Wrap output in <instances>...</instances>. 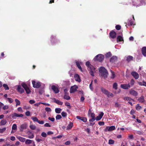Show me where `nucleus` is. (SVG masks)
Listing matches in <instances>:
<instances>
[{
  "label": "nucleus",
  "instance_id": "f257e3e1",
  "mask_svg": "<svg viewBox=\"0 0 146 146\" xmlns=\"http://www.w3.org/2000/svg\"><path fill=\"white\" fill-rule=\"evenodd\" d=\"M86 66L88 67V70L89 71V73L91 76H94V74L96 73L97 70L95 69V68L91 64L89 61L86 62Z\"/></svg>",
  "mask_w": 146,
  "mask_h": 146
},
{
  "label": "nucleus",
  "instance_id": "f03ea898",
  "mask_svg": "<svg viewBox=\"0 0 146 146\" xmlns=\"http://www.w3.org/2000/svg\"><path fill=\"white\" fill-rule=\"evenodd\" d=\"M99 71L101 76L104 78H107L108 75L107 70L103 67H101L99 69Z\"/></svg>",
  "mask_w": 146,
  "mask_h": 146
},
{
  "label": "nucleus",
  "instance_id": "7ed1b4c3",
  "mask_svg": "<svg viewBox=\"0 0 146 146\" xmlns=\"http://www.w3.org/2000/svg\"><path fill=\"white\" fill-rule=\"evenodd\" d=\"M100 89L101 92L106 95L108 97H112L113 96V94L112 93L110 92L106 89L102 87Z\"/></svg>",
  "mask_w": 146,
  "mask_h": 146
},
{
  "label": "nucleus",
  "instance_id": "20e7f679",
  "mask_svg": "<svg viewBox=\"0 0 146 146\" xmlns=\"http://www.w3.org/2000/svg\"><path fill=\"white\" fill-rule=\"evenodd\" d=\"M104 58V56L102 54H99L96 55L94 58V60H97L100 62L102 61Z\"/></svg>",
  "mask_w": 146,
  "mask_h": 146
},
{
  "label": "nucleus",
  "instance_id": "39448f33",
  "mask_svg": "<svg viewBox=\"0 0 146 146\" xmlns=\"http://www.w3.org/2000/svg\"><path fill=\"white\" fill-rule=\"evenodd\" d=\"M21 84L23 87L25 89L27 94H29L31 93L30 90L25 83L23 82Z\"/></svg>",
  "mask_w": 146,
  "mask_h": 146
},
{
  "label": "nucleus",
  "instance_id": "423d86ee",
  "mask_svg": "<svg viewBox=\"0 0 146 146\" xmlns=\"http://www.w3.org/2000/svg\"><path fill=\"white\" fill-rule=\"evenodd\" d=\"M32 83L34 88H38L40 86V83L39 82H36L35 81L33 80L32 81Z\"/></svg>",
  "mask_w": 146,
  "mask_h": 146
},
{
  "label": "nucleus",
  "instance_id": "0eeeda50",
  "mask_svg": "<svg viewBox=\"0 0 146 146\" xmlns=\"http://www.w3.org/2000/svg\"><path fill=\"white\" fill-rule=\"evenodd\" d=\"M115 129V127L114 126H107L105 129V131L106 132L111 131L114 130Z\"/></svg>",
  "mask_w": 146,
  "mask_h": 146
},
{
  "label": "nucleus",
  "instance_id": "6e6552de",
  "mask_svg": "<svg viewBox=\"0 0 146 146\" xmlns=\"http://www.w3.org/2000/svg\"><path fill=\"white\" fill-rule=\"evenodd\" d=\"M11 116L12 118L15 119L16 117H22L23 116V115L22 114H19L16 113H14L11 114Z\"/></svg>",
  "mask_w": 146,
  "mask_h": 146
},
{
  "label": "nucleus",
  "instance_id": "1a4fd4ad",
  "mask_svg": "<svg viewBox=\"0 0 146 146\" xmlns=\"http://www.w3.org/2000/svg\"><path fill=\"white\" fill-rule=\"evenodd\" d=\"M121 88L124 89H128L131 87V86L129 84H121L120 86Z\"/></svg>",
  "mask_w": 146,
  "mask_h": 146
},
{
  "label": "nucleus",
  "instance_id": "9d476101",
  "mask_svg": "<svg viewBox=\"0 0 146 146\" xmlns=\"http://www.w3.org/2000/svg\"><path fill=\"white\" fill-rule=\"evenodd\" d=\"M78 88V87L76 85H74V86H72L70 89V93H73L74 92L77 90Z\"/></svg>",
  "mask_w": 146,
  "mask_h": 146
},
{
  "label": "nucleus",
  "instance_id": "9b49d317",
  "mask_svg": "<svg viewBox=\"0 0 146 146\" xmlns=\"http://www.w3.org/2000/svg\"><path fill=\"white\" fill-rule=\"evenodd\" d=\"M51 89L55 94H57L59 92V90L58 87L54 85H52L51 86Z\"/></svg>",
  "mask_w": 146,
  "mask_h": 146
},
{
  "label": "nucleus",
  "instance_id": "f8f14e48",
  "mask_svg": "<svg viewBox=\"0 0 146 146\" xmlns=\"http://www.w3.org/2000/svg\"><path fill=\"white\" fill-rule=\"evenodd\" d=\"M16 86L17 87V91L19 92L21 94H22L24 92V89L21 87V86L20 85L17 86Z\"/></svg>",
  "mask_w": 146,
  "mask_h": 146
},
{
  "label": "nucleus",
  "instance_id": "ddd939ff",
  "mask_svg": "<svg viewBox=\"0 0 146 146\" xmlns=\"http://www.w3.org/2000/svg\"><path fill=\"white\" fill-rule=\"evenodd\" d=\"M129 93L131 95L134 96H136L138 95V93L137 92L134 90L132 89L130 90Z\"/></svg>",
  "mask_w": 146,
  "mask_h": 146
},
{
  "label": "nucleus",
  "instance_id": "4468645a",
  "mask_svg": "<svg viewBox=\"0 0 146 146\" xmlns=\"http://www.w3.org/2000/svg\"><path fill=\"white\" fill-rule=\"evenodd\" d=\"M76 64L78 67V68L82 72V69L81 66H80V65H82V63L80 61H76Z\"/></svg>",
  "mask_w": 146,
  "mask_h": 146
},
{
  "label": "nucleus",
  "instance_id": "2eb2a0df",
  "mask_svg": "<svg viewBox=\"0 0 146 146\" xmlns=\"http://www.w3.org/2000/svg\"><path fill=\"white\" fill-rule=\"evenodd\" d=\"M131 74L135 79H137L139 78V74L136 72H132Z\"/></svg>",
  "mask_w": 146,
  "mask_h": 146
},
{
  "label": "nucleus",
  "instance_id": "dca6fc26",
  "mask_svg": "<svg viewBox=\"0 0 146 146\" xmlns=\"http://www.w3.org/2000/svg\"><path fill=\"white\" fill-rule=\"evenodd\" d=\"M145 0H142L141 1L140 4L138 3V2H136L135 4H134L133 5L134 6H139L141 5H144L145 4Z\"/></svg>",
  "mask_w": 146,
  "mask_h": 146
},
{
  "label": "nucleus",
  "instance_id": "f3484780",
  "mask_svg": "<svg viewBox=\"0 0 146 146\" xmlns=\"http://www.w3.org/2000/svg\"><path fill=\"white\" fill-rule=\"evenodd\" d=\"M27 128V125L26 124H23L19 128L20 131L22 132Z\"/></svg>",
  "mask_w": 146,
  "mask_h": 146
},
{
  "label": "nucleus",
  "instance_id": "a211bd4d",
  "mask_svg": "<svg viewBox=\"0 0 146 146\" xmlns=\"http://www.w3.org/2000/svg\"><path fill=\"white\" fill-rule=\"evenodd\" d=\"M76 118L78 119H80L84 122H86L87 119L86 117H81L79 116H77Z\"/></svg>",
  "mask_w": 146,
  "mask_h": 146
},
{
  "label": "nucleus",
  "instance_id": "6ab92c4d",
  "mask_svg": "<svg viewBox=\"0 0 146 146\" xmlns=\"http://www.w3.org/2000/svg\"><path fill=\"white\" fill-rule=\"evenodd\" d=\"M74 77L76 81H77L78 82H80L81 80L80 78V77L78 74H75L74 75Z\"/></svg>",
  "mask_w": 146,
  "mask_h": 146
},
{
  "label": "nucleus",
  "instance_id": "aec40b11",
  "mask_svg": "<svg viewBox=\"0 0 146 146\" xmlns=\"http://www.w3.org/2000/svg\"><path fill=\"white\" fill-rule=\"evenodd\" d=\"M110 35L111 38H114L116 37V34L115 32L113 31L110 32Z\"/></svg>",
  "mask_w": 146,
  "mask_h": 146
},
{
  "label": "nucleus",
  "instance_id": "412c9836",
  "mask_svg": "<svg viewBox=\"0 0 146 146\" xmlns=\"http://www.w3.org/2000/svg\"><path fill=\"white\" fill-rule=\"evenodd\" d=\"M17 138L21 142H24L25 141V138L20 136H17Z\"/></svg>",
  "mask_w": 146,
  "mask_h": 146
},
{
  "label": "nucleus",
  "instance_id": "4be33fe9",
  "mask_svg": "<svg viewBox=\"0 0 146 146\" xmlns=\"http://www.w3.org/2000/svg\"><path fill=\"white\" fill-rule=\"evenodd\" d=\"M104 113L103 112H101L100 113L97 117L96 119V120L97 121L100 120L104 115Z\"/></svg>",
  "mask_w": 146,
  "mask_h": 146
},
{
  "label": "nucleus",
  "instance_id": "5701e85b",
  "mask_svg": "<svg viewBox=\"0 0 146 146\" xmlns=\"http://www.w3.org/2000/svg\"><path fill=\"white\" fill-rule=\"evenodd\" d=\"M53 100L54 102L59 105H62L63 104V102H62L58 100H56L55 98H53Z\"/></svg>",
  "mask_w": 146,
  "mask_h": 146
},
{
  "label": "nucleus",
  "instance_id": "b1692460",
  "mask_svg": "<svg viewBox=\"0 0 146 146\" xmlns=\"http://www.w3.org/2000/svg\"><path fill=\"white\" fill-rule=\"evenodd\" d=\"M133 19H128V23L130 24V25L132 26L133 25L134 23V21H133H133H134L135 20L134 18V16L133 15Z\"/></svg>",
  "mask_w": 146,
  "mask_h": 146
},
{
  "label": "nucleus",
  "instance_id": "393cba45",
  "mask_svg": "<svg viewBox=\"0 0 146 146\" xmlns=\"http://www.w3.org/2000/svg\"><path fill=\"white\" fill-rule=\"evenodd\" d=\"M73 123L71 122H70L69 124H68L66 127V129L67 130H69L71 129L73 126Z\"/></svg>",
  "mask_w": 146,
  "mask_h": 146
},
{
  "label": "nucleus",
  "instance_id": "a878e982",
  "mask_svg": "<svg viewBox=\"0 0 146 146\" xmlns=\"http://www.w3.org/2000/svg\"><path fill=\"white\" fill-rule=\"evenodd\" d=\"M142 53L143 55L146 56V47H144L142 48Z\"/></svg>",
  "mask_w": 146,
  "mask_h": 146
},
{
  "label": "nucleus",
  "instance_id": "bb28decb",
  "mask_svg": "<svg viewBox=\"0 0 146 146\" xmlns=\"http://www.w3.org/2000/svg\"><path fill=\"white\" fill-rule=\"evenodd\" d=\"M117 57L115 56H113L110 59V61L111 62H113L117 60Z\"/></svg>",
  "mask_w": 146,
  "mask_h": 146
},
{
  "label": "nucleus",
  "instance_id": "cd10ccee",
  "mask_svg": "<svg viewBox=\"0 0 146 146\" xmlns=\"http://www.w3.org/2000/svg\"><path fill=\"white\" fill-rule=\"evenodd\" d=\"M17 129V125L16 124H14L13 125L12 127V131L11 132V133H14V131L13 132V130H15V131H16Z\"/></svg>",
  "mask_w": 146,
  "mask_h": 146
},
{
  "label": "nucleus",
  "instance_id": "c85d7f7f",
  "mask_svg": "<svg viewBox=\"0 0 146 146\" xmlns=\"http://www.w3.org/2000/svg\"><path fill=\"white\" fill-rule=\"evenodd\" d=\"M138 101L139 102L142 103H144L145 102V100L144 99V97L143 96H141L138 99Z\"/></svg>",
  "mask_w": 146,
  "mask_h": 146
},
{
  "label": "nucleus",
  "instance_id": "c756f323",
  "mask_svg": "<svg viewBox=\"0 0 146 146\" xmlns=\"http://www.w3.org/2000/svg\"><path fill=\"white\" fill-rule=\"evenodd\" d=\"M7 123V121L6 120L3 119L1 120L0 124L1 125H5Z\"/></svg>",
  "mask_w": 146,
  "mask_h": 146
},
{
  "label": "nucleus",
  "instance_id": "7c9ffc66",
  "mask_svg": "<svg viewBox=\"0 0 146 146\" xmlns=\"http://www.w3.org/2000/svg\"><path fill=\"white\" fill-rule=\"evenodd\" d=\"M123 37L119 35L117 36V41H123Z\"/></svg>",
  "mask_w": 146,
  "mask_h": 146
},
{
  "label": "nucleus",
  "instance_id": "2f4dec72",
  "mask_svg": "<svg viewBox=\"0 0 146 146\" xmlns=\"http://www.w3.org/2000/svg\"><path fill=\"white\" fill-rule=\"evenodd\" d=\"M88 115L92 118L95 117V114L94 113H92L90 111L88 112Z\"/></svg>",
  "mask_w": 146,
  "mask_h": 146
},
{
  "label": "nucleus",
  "instance_id": "473e14b6",
  "mask_svg": "<svg viewBox=\"0 0 146 146\" xmlns=\"http://www.w3.org/2000/svg\"><path fill=\"white\" fill-rule=\"evenodd\" d=\"M124 99L126 100V101H131V100H132L133 101H134V100L132 99L131 98H130V97H124Z\"/></svg>",
  "mask_w": 146,
  "mask_h": 146
},
{
  "label": "nucleus",
  "instance_id": "72a5a7b5",
  "mask_svg": "<svg viewBox=\"0 0 146 146\" xmlns=\"http://www.w3.org/2000/svg\"><path fill=\"white\" fill-rule=\"evenodd\" d=\"M33 141L32 140L27 139L25 140V143L26 144H29L32 143Z\"/></svg>",
  "mask_w": 146,
  "mask_h": 146
},
{
  "label": "nucleus",
  "instance_id": "f704fd0d",
  "mask_svg": "<svg viewBox=\"0 0 146 146\" xmlns=\"http://www.w3.org/2000/svg\"><path fill=\"white\" fill-rule=\"evenodd\" d=\"M61 110L62 109L59 108H57L55 109V111L57 113H60L61 112Z\"/></svg>",
  "mask_w": 146,
  "mask_h": 146
},
{
  "label": "nucleus",
  "instance_id": "c9c22d12",
  "mask_svg": "<svg viewBox=\"0 0 146 146\" xmlns=\"http://www.w3.org/2000/svg\"><path fill=\"white\" fill-rule=\"evenodd\" d=\"M133 58V57L132 56H129L127 57L126 60L127 61L129 62L132 60Z\"/></svg>",
  "mask_w": 146,
  "mask_h": 146
},
{
  "label": "nucleus",
  "instance_id": "e433bc0d",
  "mask_svg": "<svg viewBox=\"0 0 146 146\" xmlns=\"http://www.w3.org/2000/svg\"><path fill=\"white\" fill-rule=\"evenodd\" d=\"M15 101L16 103V106L17 107L20 104V101L17 99L15 100Z\"/></svg>",
  "mask_w": 146,
  "mask_h": 146
},
{
  "label": "nucleus",
  "instance_id": "4c0bfd02",
  "mask_svg": "<svg viewBox=\"0 0 146 146\" xmlns=\"http://www.w3.org/2000/svg\"><path fill=\"white\" fill-rule=\"evenodd\" d=\"M31 119L34 122H38V119L36 117H31Z\"/></svg>",
  "mask_w": 146,
  "mask_h": 146
},
{
  "label": "nucleus",
  "instance_id": "58836bf2",
  "mask_svg": "<svg viewBox=\"0 0 146 146\" xmlns=\"http://www.w3.org/2000/svg\"><path fill=\"white\" fill-rule=\"evenodd\" d=\"M30 128L32 130H35L36 128V127L34 125L31 124L29 126Z\"/></svg>",
  "mask_w": 146,
  "mask_h": 146
},
{
  "label": "nucleus",
  "instance_id": "ea45409f",
  "mask_svg": "<svg viewBox=\"0 0 146 146\" xmlns=\"http://www.w3.org/2000/svg\"><path fill=\"white\" fill-rule=\"evenodd\" d=\"M136 108L137 110H139L141 109V107L139 106V105L137 104L136 106Z\"/></svg>",
  "mask_w": 146,
  "mask_h": 146
},
{
  "label": "nucleus",
  "instance_id": "a19ab883",
  "mask_svg": "<svg viewBox=\"0 0 146 146\" xmlns=\"http://www.w3.org/2000/svg\"><path fill=\"white\" fill-rule=\"evenodd\" d=\"M3 86L5 90H9V88L7 84H3Z\"/></svg>",
  "mask_w": 146,
  "mask_h": 146
},
{
  "label": "nucleus",
  "instance_id": "79ce46f5",
  "mask_svg": "<svg viewBox=\"0 0 146 146\" xmlns=\"http://www.w3.org/2000/svg\"><path fill=\"white\" fill-rule=\"evenodd\" d=\"M64 98L67 100H68L70 99V97L69 96L67 95L66 94H65L64 96Z\"/></svg>",
  "mask_w": 146,
  "mask_h": 146
},
{
  "label": "nucleus",
  "instance_id": "37998d69",
  "mask_svg": "<svg viewBox=\"0 0 146 146\" xmlns=\"http://www.w3.org/2000/svg\"><path fill=\"white\" fill-rule=\"evenodd\" d=\"M6 100L10 103H12L13 101V99L11 98H7V99Z\"/></svg>",
  "mask_w": 146,
  "mask_h": 146
},
{
  "label": "nucleus",
  "instance_id": "c03bdc74",
  "mask_svg": "<svg viewBox=\"0 0 146 146\" xmlns=\"http://www.w3.org/2000/svg\"><path fill=\"white\" fill-rule=\"evenodd\" d=\"M117 83H114L113 85V88L115 90H117Z\"/></svg>",
  "mask_w": 146,
  "mask_h": 146
},
{
  "label": "nucleus",
  "instance_id": "a18cd8bd",
  "mask_svg": "<svg viewBox=\"0 0 146 146\" xmlns=\"http://www.w3.org/2000/svg\"><path fill=\"white\" fill-rule=\"evenodd\" d=\"M114 140L112 139H110L109 140L108 144L110 145H112L114 143Z\"/></svg>",
  "mask_w": 146,
  "mask_h": 146
},
{
  "label": "nucleus",
  "instance_id": "49530a36",
  "mask_svg": "<svg viewBox=\"0 0 146 146\" xmlns=\"http://www.w3.org/2000/svg\"><path fill=\"white\" fill-rule=\"evenodd\" d=\"M134 82H135L134 80L133 79H131L130 82V83H129L130 84V85L131 86V87L134 85Z\"/></svg>",
  "mask_w": 146,
  "mask_h": 146
},
{
  "label": "nucleus",
  "instance_id": "de8ad7c7",
  "mask_svg": "<svg viewBox=\"0 0 146 146\" xmlns=\"http://www.w3.org/2000/svg\"><path fill=\"white\" fill-rule=\"evenodd\" d=\"M45 111L47 112H51L52 111L51 108L48 107L46 108L45 109Z\"/></svg>",
  "mask_w": 146,
  "mask_h": 146
},
{
  "label": "nucleus",
  "instance_id": "09e8293b",
  "mask_svg": "<svg viewBox=\"0 0 146 146\" xmlns=\"http://www.w3.org/2000/svg\"><path fill=\"white\" fill-rule=\"evenodd\" d=\"M62 117L60 115L58 114L56 117V120H58L61 118Z\"/></svg>",
  "mask_w": 146,
  "mask_h": 146
},
{
  "label": "nucleus",
  "instance_id": "8fccbe9b",
  "mask_svg": "<svg viewBox=\"0 0 146 146\" xmlns=\"http://www.w3.org/2000/svg\"><path fill=\"white\" fill-rule=\"evenodd\" d=\"M51 41L52 42L54 43V40H55V41H57V40L55 39L54 36H51Z\"/></svg>",
  "mask_w": 146,
  "mask_h": 146
},
{
  "label": "nucleus",
  "instance_id": "3c124183",
  "mask_svg": "<svg viewBox=\"0 0 146 146\" xmlns=\"http://www.w3.org/2000/svg\"><path fill=\"white\" fill-rule=\"evenodd\" d=\"M111 78H114L115 77V75L113 72L112 71H111Z\"/></svg>",
  "mask_w": 146,
  "mask_h": 146
},
{
  "label": "nucleus",
  "instance_id": "603ef678",
  "mask_svg": "<svg viewBox=\"0 0 146 146\" xmlns=\"http://www.w3.org/2000/svg\"><path fill=\"white\" fill-rule=\"evenodd\" d=\"M65 104L66 106L68 107L69 108H71V106L70 105V104L69 102H66L65 103Z\"/></svg>",
  "mask_w": 146,
  "mask_h": 146
},
{
  "label": "nucleus",
  "instance_id": "864d4df0",
  "mask_svg": "<svg viewBox=\"0 0 146 146\" xmlns=\"http://www.w3.org/2000/svg\"><path fill=\"white\" fill-rule=\"evenodd\" d=\"M36 140L38 142H39L41 141H43V140L42 139H39L36 137Z\"/></svg>",
  "mask_w": 146,
  "mask_h": 146
},
{
  "label": "nucleus",
  "instance_id": "5fc2aeb1",
  "mask_svg": "<svg viewBox=\"0 0 146 146\" xmlns=\"http://www.w3.org/2000/svg\"><path fill=\"white\" fill-rule=\"evenodd\" d=\"M61 115L63 117H66L67 115V113L66 112L63 111L61 113Z\"/></svg>",
  "mask_w": 146,
  "mask_h": 146
},
{
  "label": "nucleus",
  "instance_id": "6e6d98bb",
  "mask_svg": "<svg viewBox=\"0 0 146 146\" xmlns=\"http://www.w3.org/2000/svg\"><path fill=\"white\" fill-rule=\"evenodd\" d=\"M41 135L43 137H46L47 136L46 134L44 132H43L41 134Z\"/></svg>",
  "mask_w": 146,
  "mask_h": 146
},
{
  "label": "nucleus",
  "instance_id": "4d7b16f0",
  "mask_svg": "<svg viewBox=\"0 0 146 146\" xmlns=\"http://www.w3.org/2000/svg\"><path fill=\"white\" fill-rule=\"evenodd\" d=\"M9 108V106L8 105H5L3 108V109L5 110L8 109Z\"/></svg>",
  "mask_w": 146,
  "mask_h": 146
},
{
  "label": "nucleus",
  "instance_id": "13d9d810",
  "mask_svg": "<svg viewBox=\"0 0 146 146\" xmlns=\"http://www.w3.org/2000/svg\"><path fill=\"white\" fill-rule=\"evenodd\" d=\"M29 102L30 104H34L35 103V101L33 100H30L29 101Z\"/></svg>",
  "mask_w": 146,
  "mask_h": 146
},
{
  "label": "nucleus",
  "instance_id": "bf43d9fd",
  "mask_svg": "<svg viewBox=\"0 0 146 146\" xmlns=\"http://www.w3.org/2000/svg\"><path fill=\"white\" fill-rule=\"evenodd\" d=\"M128 138L130 139H133V136L132 135H129L128 136Z\"/></svg>",
  "mask_w": 146,
  "mask_h": 146
},
{
  "label": "nucleus",
  "instance_id": "052dcab7",
  "mask_svg": "<svg viewBox=\"0 0 146 146\" xmlns=\"http://www.w3.org/2000/svg\"><path fill=\"white\" fill-rule=\"evenodd\" d=\"M25 115L27 116H29L31 114V113L29 111H27L25 113Z\"/></svg>",
  "mask_w": 146,
  "mask_h": 146
},
{
  "label": "nucleus",
  "instance_id": "680f3d73",
  "mask_svg": "<svg viewBox=\"0 0 146 146\" xmlns=\"http://www.w3.org/2000/svg\"><path fill=\"white\" fill-rule=\"evenodd\" d=\"M121 27L119 25H117L115 26V28L117 30H119L120 29Z\"/></svg>",
  "mask_w": 146,
  "mask_h": 146
},
{
  "label": "nucleus",
  "instance_id": "e2e57ef3",
  "mask_svg": "<svg viewBox=\"0 0 146 146\" xmlns=\"http://www.w3.org/2000/svg\"><path fill=\"white\" fill-rule=\"evenodd\" d=\"M98 124L100 125H104V122L103 121H99L98 123Z\"/></svg>",
  "mask_w": 146,
  "mask_h": 146
},
{
  "label": "nucleus",
  "instance_id": "0e129e2a",
  "mask_svg": "<svg viewBox=\"0 0 146 146\" xmlns=\"http://www.w3.org/2000/svg\"><path fill=\"white\" fill-rule=\"evenodd\" d=\"M42 102H39L38 103H36L34 104L35 106L38 107L40 104H41Z\"/></svg>",
  "mask_w": 146,
  "mask_h": 146
},
{
  "label": "nucleus",
  "instance_id": "69168bd1",
  "mask_svg": "<svg viewBox=\"0 0 146 146\" xmlns=\"http://www.w3.org/2000/svg\"><path fill=\"white\" fill-rule=\"evenodd\" d=\"M48 119L49 120H50V121H54L55 119L53 117H49L48 118Z\"/></svg>",
  "mask_w": 146,
  "mask_h": 146
},
{
  "label": "nucleus",
  "instance_id": "338daca9",
  "mask_svg": "<svg viewBox=\"0 0 146 146\" xmlns=\"http://www.w3.org/2000/svg\"><path fill=\"white\" fill-rule=\"evenodd\" d=\"M44 126L45 127H50L51 125L48 123H46L44 125Z\"/></svg>",
  "mask_w": 146,
  "mask_h": 146
},
{
  "label": "nucleus",
  "instance_id": "774afa93",
  "mask_svg": "<svg viewBox=\"0 0 146 146\" xmlns=\"http://www.w3.org/2000/svg\"><path fill=\"white\" fill-rule=\"evenodd\" d=\"M111 54L110 52L107 53L106 54V56L107 57H109L110 56Z\"/></svg>",
  "mask_w": 146,
  "mask_h": 146
}]
</instances>
